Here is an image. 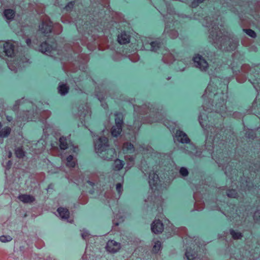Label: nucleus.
I'll use <instances>...</instances> for the list:
<instances>
[{
    "instance_id": "61",
    "label": "nucleus",
    "mask_w": 260,
    "mask_h": 260,
    "mask_svg": "<svg viewBox=\"0 0 260 260\" xmlns=\"http://www.w3.org/2000/svg\"><path fill=\"white\" fill-rule=\"evenodd\" d=\"M197 210H202V209L198 208V209H197Z\"/></svg>"
},
{
    "instance_id": "45",
    "label": "nucleus",
    "mask_w": 260,
    "mask_h": 260,
    "mask_svg": "<svg viewBox=\"0 0 260 260\" xmlns=\"http://www.w3.org/2000/svg\"><path fill=\"white\" fill-rule=\"evenodd\" d=\"M23 101V99H22L21 100H18V101H16L15 104L14 105V107H13V109L14 110H16L17 106L19 105L21 103H22Z\"/></svg>"
},
{
    "instance_id": "57",
    "label": "nucleus",
    "mask_w": 260,
    "mask_h": 260,
    "mask_svg": "<svg viewBox=\"0 0 260 260\" xmlns=\"http://www.w3.org/2000/svg\"><path fill=\"white\" fill-rule=\"evenodd\" d=\"M180 16L182 17H187V16L184 15H181Z\"/></svg>"
},
{
    "instance_id": "27",
    "label": "nucleus",
    "mask_w": 260,
    "mask_h": 260,
    "mask_svg": "<svg viewBox=\"0 0 260 260\" xmlns=\"http://www.w3.org/2000/svg\"><path fill=\"white\" fill-rule=\"evenodd\" d=\"M77 160L73 155H70L66 159V166L69 168H74L76 166Z\"/></svg>"
},
{
    "instance_id": "38",
    "label": "nucleus",
    "mask_w": 260,
    "mask_h": 260,
    "mask_svg": "<svg viewBox=\"0 0 260 260\" xmlns=\"http://www.w3.org/2000/svg\"><path fill=\"white\" fill-rule=\"evenodd\" d=\"M179 173L182 177H186L188 175V171L187 168L181 167L179 170Z\"/></svg>"
},
{
    "instance_id": "31",
    "label": "nucleus",
    "mask_w": 260,
    "mask_h": 260,
    "mask_svg": "<svg viewBox=\"0 0 260 260\" xmlns=\"http://www.w3.org/2000/svg\"><path fill=\"white\" fill-rule=\"evenodd\" d=\"M124 165V162L122 160L116 159L114 162L113 169L115 170L119 171L123 168Z\"/></svg>"
},
{
    "instance_id": "4",
    "label": "nucleus",
    "mask_w": 260,
    "mask_h": 260,
    "mask_svg": "<svg viewBox=\"0 0 260 260\" xmlns=\"http://www.w3.org/2000/svg\"><path fill=\"white\" fill-rule=\"evenodd\" d=\"M221 201H212L209 203V207L212 210H219L231 221L237 225H243L246 222V218L244 213V207H237L235 205H231L226 207L224 211L221 210L220 206H222Z\"/></svg>"
},
{
    "instance_id": "32",
    "label": "nucleus",
    "mask_w": 260,
    "mask_h": 260,
    "mask_svg": "<svg viewBox=\"0 0 260 260\" xmlns=\"http://www.w3.org/2000/svg\"><path fill=\"white\" fill-rule=\"evenodd\" d=\"M11 128L9 127L6 126L2 128L0 131V137L1 138H6L10 134Z\"/></svg>"
},
{
    "instance_id": "13",
    "label": "nucleus",
    "mask_w": 260,
    "mask_h": 260,
    "mask_svg": "<svg viewBox=\"0 0 260 260\" xmlns=\"http://www.w3.org/2000/svg\"><path fill=\"white\" fill-rule=\"evenodd\" d=\"M159 182V178L157 174H155L153 171L149 173L148 182L150 187L152 190L158 189Z\"/></svg>"
},
{
    "instance_id": "16",
    "label": "nucleus",
    "mask_w": 260,
    "mask_h": 260,
    "mask_svg": "<svg viewBox=\"0 0 260 260\" xmlns=\"http://www.w3.org/2000/svg\"><path fill=\"white\" fill-rule=\"evenodd\" d=\"M106 248L110 252L115 253L120 249V244L114 240H110L107 242Z\"/></svg>"
},
{
    "instance_id": "26",
    "label": "nucleus",
    "mask_w": 260,
    "mask_h": 260,
    "mask_svg": "<svg viewBox=\"0 0 260 260\" xmlns=\"http://www.w3.org/2000/svg\"><path fill=\"white\" fill-rule=\"evenodd\" d=\"M69 87L66 84L60 83L58 87V92L62 96L67 94L69 92Z\"/></svg>"
},
{
    "instance_id": "8",
    "label": "nucleus",
    "mask_w": 260,
    "mask_h": 260,
    "mask_svg": "<svg viewBox=\"0 0 260 260\" xmlns=\"http://www.w3.org/2000/svg\"><path fill=\"white\" fill-rule=\"evenodd\" d=\"M80 119L84 122V125L87 127V124L91 120V111L89 107L86 104H82L78 107V113Z\"/></svg>"
},
{
    "instance_id": "47",
    "label": "nucleus",
    "mask_w": 260,
    "mask_h": 260,
    "mask_svg": "<svg viewBox=\"0 0 260 260\" xmlns=\"http://www.w3.org/2000/svg\"><path fill=\"white\" fill-rule=\"evenodd\" d=\"M6 119L9 121L11 122L13 120V117L11 116L10 115H6Z\"/></svg>"
},
{
    "instance_id": "54",
    "label": "nucleus",
    "mask_w": 260,
    "mask_h": 260,
    "mask_svg": "<svg viewBox=\"0 0 260 260\" xmlns=\"http://www.w3.org/2000/svg\"><path fill=\"white\" fill-rule=\"evenodd\" d=\"M102 107L104 108V109H106L107 107V105L106 104H103L102 103Z\"/></svg>"
},
{
    "instance_id": "7",
    "label": "nucleus",
    "mask_w": 260,
    "mask_h": 260,
    "mask_svg": "<svg viewBox=\"0 0 260 260\" xmlns=\"http://www.w3.org/2000/svg\"><path fill=\"white\" fill-rule=\"evenodd\" d=\"M176 16V15L173 16L171 14H168L165 17L167 22L164 32L168 34L172 39L177 38L179 35L178 31L176 29V26L178 25V23L177 21H174L172 23Z\"/></svg>"
},
{
    "instance_id": "34",
    "label": "nucleus",
    "mask_w": 260,
    "mask_h": 260,
    "mask_svg": "<svg viewBox=\"0 0 260 260\" xmlns=\"http://www.w3.org/2000/svg\"><path fill=\"white\" fill-rule=\"evenodd\" d=\"M15 154L17 157L23 158L25 155V152L21 148L18 147L15 149Z\"/></svg>"
},
{
    "instance_id": "44",
    "label": "nucleus",
    "mask_w": 260,
    "mask_h": 260,
    "mask_svg": "<svg viewBox=\"0 0 260 260\" xmlns=\"http://www.w3.org/2000/svg\"><path fill=\"white\" fill-rule=\"evenodd\" d=\"M246 137L250 139H253L255 135L253 131H248L246 133Z\"/></svg>"
},
{
    "instance_id": "11",
    "label": "nucleus",
    "mask_w": 260,
    "mask_h": 260,
    "mask_svg": "<svg viewBox=\"0 0 260 260\" xmlns=\"http://www.w3.org/2000/svg\"><path fill=\"white\" fill-rule=\"evenodd\" d=\"M114 115L115 125L112 126L111 133L112 136L116 137L121 134L122 131L123 116L121 113H115Z\"/></svg>"
},
{
    "instance_id": "59",
    "label": "nucleus",
    "mask_w": 260,
    "mask_h": 260,
    "mask_svg": "<svg viewBox=\"0 0 260 260\" xmlns=\"http://www.w3.org/2000/svg\"><path fill=\"white\" fill-rule=\"evenodd\" d=\"M182 62L181 61H180L178 62V64H182Z\"/></svg>"
},
{
    "instance_id": "19",
    "label": "nucleus",
    "mask_w": 260,
    "mask_h": 260,
    "mask_svg": "<svg viewBox=\"0 0 260 260\" xmlns=\"http://www.w3.org/2000/svg\"><path fill=\"white\" fill-rule=\"evenodd\" d=\"M18 198L24 204H31L35 201L34 196L27 194H20L18 197Z\"/></svg>"
},
{
    "instance_id": "60",
    "label": "nucleus",
    "mask_w": 260,
    "mask_h": 260,
    "mask_svg": "<svg viewBox=\"0 0 260 260\" xmlns=\"http://www.w3.org/2000/svg\"><path fill=\"white\" fill-rule=\"evenodd\" d=\"M2 126V123H1V122H0V129L1 128Z\"/></svg>"
},
{
    "instance_id": "40",
    "label": "nucleus",
    "mask_w": 260,
    "mask_h": 260,
    "mask_svg": "<svg viewBox=\"0 0 260 260\" xmlns=\"http://www.w3.org/2000/svg\"><path fill=\"white\" fill-rule=\"evenodd\" d=\"M116 189L119 196H120L123 191L122 184L121 183H117L116 185Z\"/></svg>"
},
{
    "instance_id": "18",
    "label": "nucleus",
    "mask_w": 260,
    "mask_h": 260,
    "mask_svg": "<svg viewBox=\"0 0 260 260\" xmlns=\"http://www.w3.org/2000/svg\"><path fill=\"white\" fill-rule=\"evenodd\" d=\"M52 29V23H46L43 22L39 25L40 30L43 34L46 35L50 33Z\"/></svg>"
},
{
    "instance_id": "33",
    "label": "nucleus",
    "mask_w": 260,
    "mask_h": 260,
    "mask_svg": "<svg viewBox=\"0 0 260 260\" xmlns=\"http://www.w3.org/2000/svg\"><path fill=\"white\" fill-rule=\"evenodd\" d=\"M81 235L83 239L87 241L90 238H92V236L89 233V232L83 229V230H81Z\"/></svg>"
},
{
    "instance_id": "55",
    "label": "nucleus",
    "mask_w": 260,
    "mask_h": 260,
    "mask_svg": "<svg viewBox=\"0 0 260 260\" xmlns=\"http://www.w3.org/2000/svg\"><path fill=\"white\" fill-rule=\"evenodd\" d=\"M131 161H133L134 159V158L133 157V156H129V157L128 158Z\"/></svg>"
},
{
    "instance_id": "50",
    "label": "nucleus",
    "mask_w": 260,
    "mask_h": 260,
    "mask_svg": "<svg viewBox=\"0 0 260 260\" xmlns=\"http://www.w3.org/2000/svg\"><path fill=\"white\" fill-rule=\"evenodd\" d=\"M87 183L90 185L91 186H93L94 185V183L91 181H87Z\"/></svg>"
},
{
    "instance_id": "48",
    "label": "nucleus",
    "mask_w": 260,
    "mask_h": 260,
    "mask_svg": "<svg viewBox=\"0 0 260 260\" xmlns=\"http://www.w3.org/2000/svg\"><path fill=\"white\" fill-rule=\"evenodd\" d=\"M72 150L74 153H77L78 151V148L76 146H73Z\"/></svg>"
},
{
    "instance_id": "15",
    "label": "nucleus",
    "mask_w": 260,
    "mask_h": 260,
    "mask_svg": "<svg viewBox=\"0 0 260 260\" xmlns=\"http://www.w3.org/2000/svg\"><path fill=\"white\" fill-rule=\"evenodd\" d=\"M164 224L161 221L159 220H155L151 224V229L153 233L158 234L162 233L164 230Z\"/></svg>"
},
{
    "instance_id": "1",
    "label": "nucleus",
    "mask_w": 260,
    "mask_h": 260,
    "mask_svg": "<svg viewBox=\"0 0 260 260\" xmlns=\"http://www.w3.org/2000/svg\"><path fill=\"white\" fill-rule=\"evenodd\" d=\"M209 116L206 113H201L199 117V121L201 126L204 128L207 127L208 136L206 140L205 147L207 151H201L192 144L190 143V140L187 134L181 130H177L174 135V141L182 144H189V145L182 149V151L188 155L192 158H201L211 155L212 158L218 164L219 167H222L224 170L226 176L231 180L234 179L233 174L236 175L237 171L233 169L229 164V158L223 156L222 152L216 153L213 151L215 143L217 142L219 138L218 135L221 136L222 126L221 123L214 125H210L207 123Z\"/></svg>"
},
{
    "instance_id": "2",
    "label": "nucleus",
    "mask_w": 260,
    "mask_h": 260,
    "mask_svg": "<svg viewBox=\"0 0 260 260\" xmlns=\"http://www.w3.org/2000/svg\"><path fill=\"white\" fill-rule=\"evenodd\" d=\"M205 19L207 22L203 25L206 27H212L209 29V40L214 45V46L221 50L224 51H231L234 50L237 44V41L232 38L230 35L220 25V28L215 23H210L211 22V18L206 17Z\"/></svg>"
},
{
    "instance_id": "41",
    "label": "nucleus",
    "mask_w": 260,
    "mask_h": 260,
    "mask_svg": "<svg viewBox=\"0 0 260 260\" xmlns=\"http://www.w3.org/2000/svg\"><path fill=\"white\" fill-rule=\"evenodd\" d=\"M204 55L208 57L209 59L212 60V57L214 55V53L213 52L205 50L204 52Z\"/></svg>"
},
{
    "instance_id": "14",
    "label": "nucleus",
    "mask_w": 260,
    "mask_h": 260,
    "mask_svg": "<svg viewBox=\"0 0 260 260\" xmlns=\"http://www.w3.org/2000/svg\"><path fill=\"white\" fill-rule=\"evenodd\" d=\"M177 59H179V54L175 50L165 53L162 58L164 62L167 64L172 63Z\"/></svg>"
},
{
    "instance_id": "5",
    "label": "nucleus",
    "mask_w": 260,
    "mask_h": 260,
    "mask_svg": "<svg viewBox=\"0 0 260 260\" xmlns=\"http://www.w3.org/2000/svg\"><path fill=\"white\" fill-rule=\"evenodd\" d=\"M94 147L96 152L103 159L112 160L116 155L115 149L110 147L108 139L105 137L99 138L94 142Z\"/></svg>"
},
{
    "instance_id": "21",
    "label": "nucleus",
    "mask_w": 260,
    "mask_h": 260,
    "mask_svg": "<svg viewBox=\"0 0 260 260\" xmlns=\"http://www.w3.org/2000/svg\"><path fill=\"white\" fill-rule=\"evenodd\" d=\"M118 42L120 44H125L128 43L130 41V37L125 32H122L120 35L118 36Z\"/></svg>"
},
{
    "instance_id": "24",
    "label": "nucleus",
    "mask_w": 260,
    "mask_h": 260,
    "mask_svg": "<svg viewBox=\"0 0 260 260\" xmlns=\"http://www.w3.org/2000/svg\"><path fill=\"white\" fill-rule=\"evenodd\" d=\"M249 68V66L247 64L243 65L242 66L237 67L235 68L234 66H232V69L233 70V72L235 75H237L239 73H246L247 72V70Z\"/></svg>"
},
{
    "instance_id": "56",
    "label": "nucleus",
    "mask_w": 260,
    "mask_h": 260,
    "mask_svg": "<svg viewBox=\"0 0 260 260\" xmlns=\"http://www.w3.org/2000/svg\"><path fill=\"white\" fill-rule=\"evenodd\" d=\"M98 99H99V100L101 102H102V100H103V98H100V96H99L98 95Z\"/></svg>"
},
{
    "instance_id": "36",
    "label": "nucleus",
    "mask_w": 260,
    "mask_h": 260,
    "mask_svg": "<svg viewBox=\"0 0 260 260\" xmlns=\"http://www.w3.org/2000/svg\"><path fill=\"white\" fill-rule=\"evenodd\" d=\"M12 240V238L9 235H2L0 236V241L3 243L10 242Z\"/></svg>"
},
{
    "instance_id": "43",
    "label": "nucleus",
    "mask_w": 260,
    "mask_h": 260,
    "mask_svg": "<svg viewBox=\"0 0 260 260\" xmlns=\"http://www.w3.org/2000/svg\"><path fill=\"white\" fill-rule=\"evenodd\" d=\"M74 4H75L74 2H73V1L70 2L66 6V7H64V9L67 11H70L73 9V8L74 6Z\"/></svg>"
},
{
    "instance_id": "35",
    "label": "nucleus",
    "mask_w": 260,
    "mask_h": 260,
    "mask_svg": "<svg viewBox=\"0 0 260 260\" xmlns=\"http://www.w3.org/2000/svg\"><path fill=\"white\" fill-rule=\"evenodd\" d=\"M226 195L230 198H236L238 196L237 192L235 189H230L226 191Z\"/></svg>"
},
{
    "instance_id": "46",
    "label": "nucleus",
    "mask_w": 260,
    "mask_h": 260,
    "mask_svg": "<svg viewBox=\"0 0 260 260\" xmlns=\"http://www.w3.org/2000/svg\"><path fill=\"white\" fill-rule=\"evenodd\" d=\"M186 66L185 64H183V66L182 67H178V68L177 69V70L181 71V72H183L185 70V69L186 68Z\"/></svg>"
},
{
    "instance_id": "29",
    "label": "nucleus",
    "mask_w": 260,
    "mask_h": 260,
    "mask_svg": "<svg viewBox=\"0 0 260 260\" xmlns=\"http://www.w3.org/2000/svg\"><path fill=\"white\" fill-rule=\"evenodd\" d=\"M15 11L12 9H6L4 12V16L7 20H11L15 16Z\"/></svg>"
},
{
    "instance_id": "12",
    "label": "nucleus",
    "mask_w": 260,
    "mask_h": 260,
    "mask_svg": "<svg viewBox=\"0 0 260 260\" xmlns=\"http://www.w3.org/2000/svg\"><path fill=\"white\" fill-rule=\"evenodd\" d=\"M194 243H192L189 247H187L185 252V256L188 260H193L197 256V252L200 248V240L196 239Z\"/></svg>"
},
{
    "instance_id": "25",
    "label": "nucleus",
    "mask_w": 260,
    "mask_h": 260,
    "mask_svg": "<svg viewBox=\"0 0 260 260\" xmlns=\"http://www.w3.org/2000/svg\"><path fill=\"white\" fill-rule=\"evenodd\" d=\"M57 211L61 219H68L69 218L70 213L67 209L62 207H59L57 209Z\"/></svg>"
},
{
    "instance_id": "52",
    "label": "nucleus",
    "mask_w": 260,
    "mask_h": 260,
    "mask_svg": "<svg viewBox=\"0 0 260 260\" xmlns=\"http://www.w3.org/2000/svg\"><path fill=\"white\" fill-rule=\"evenodd\" d=\"M12 165V162L10 160H9L7 162V166L10 168L11 166Z\"/></svg>"
},
{
    "instance_id": "37",
    "label": "nucleus",
    "mask_w": 260,
    "mask_h": 260,
    "mask_svg": "<svg viewBox=\"0 0 260 260\" xmlns=\"http://www.w3.org/2000/svg\"><path fill=\"white\" fill-rule=\"evenodd\" d=\"M161 247V243L159 241H157L154 243V245L153 247V251L155 253H157L160 250Z\"/></svg>"
},
{
    "instance_id": "3",
    "label": "nucleus",
    "mask_w": 260,
    "mask_h": 260,
    "mask_svg": "<svg viewBox=\"0 0 260 260\" xmlns=\"http://www.w3.org/2000/svg\"><path fill=\"white\" fill-rule=\"evenodd\" d=\"M227 98L226 92L224 93L220 90L217 91L213 85L209 84L202 95V107L206 112L211 110V113L213 111L217 113H223L226 109L225 102Z\"/></svg>"
},
{
    "instance_id": "9",
    "label": "nucleus",
    "mask_w": 260,
    "mask_h": 260,
    "mask_svg": "<svg viewBox=\"0 0 260 260\" xmlns=\"http://www.w3.org/2000/svg\"><path fill=\"white\" fill-rule=\"evenodd\" d=\"M193 66L202 72H206L209 69V64L202 55L197 54L192 59Z\"/></svg>"
},
{
    "instance_id": "49",
    "label": "nucleus",
    "mask_w": 260,
    "mask_h": 260,
    "mask_svg": "<svg viewBox=\"0 0 260 260\" xmlns=\"http://www.w3.org/2000/svg\"><path fill=\"white\" fill-rule=\"evenodd\" d=\"M254 77H255V80H256L257 83L258 84H260V77L259 76L256 77L255 76H254ZM259 87H260V86H259Z\"/></svg>"
},
{
    "instance_id": "28",
    "label": "nucleus",
    "mask_w": 260,
    "mask_h": 260,
    "mask_svg": "<svg viewBox=\"0 0 260 260\" xmlns=\"http://www.w3.org/2000/svg\"><path fill=\"white\" fill-rule=\"evenodd\" d=\"M230 234L234 240L241 239L243 236L241 232L233 229L230 230Z\"/></svg>"
},
{
    "instance_id": "23",
    "label": "nucleus",
    "mask_w": 260,
    "mask_h": 260,
    "mask_svg": "<svg viewBox=\"0 0 260 260\" xmlns=\"http://www.w3.org/2000/svg\"><path fill=\"white\" fill-rule=\"evenodd\" d=\"M122 150L124 153H134L135 151V149L134 145L128 142H125L123 144L122 147Z\"/></svg>"
},
{
    "instance_id": "6",
    "label": "nucleus",
    "mask_w": 260,
    "mask_h": 260,
    "mask_svg": "<svg viewBox=\"0 0 260 260\" xmlns=\"http://www.w3.org/2000/svg\"><path fill=\"white\" fill-rule=\"evenodd\" d=\"M140 114L148 115L145 117L149 118L148 122L150 123L161 121L164 117L161 109H159L150 103L145 104L140 108Z\"/></svg>"
},
{
    "instance_id": "30",
    "label": "nucleus",
    "mask_w": 260,
    "mask_h": 260,
    "mask_svg": "<svg viewBox=\"0 0 260 260\" xmlns=\"http://www.w3.org/2000/svg\"><path fill=\"white\" fill-rule=\"evenodd\" d=\"M59 147L61 149L65 150L68 147L69 140L64 137H61L59 138Z\"/></svg>"
},
{
    "instance_id": "39",
    "label": "nucleus",
    "mask_w": 260,
    "mask_h": 260,
    "mask_svg": "<svg viewBox=\"0 0 260 260\" xmlns=\"http://www.w3.org/2000/svg\"><path fill=\"white\" fill-rule=\"evenodd\" d=\"M247 35H248L249 36L254 38L256 37V33L252 29H243Z\"/></svg>"
},
{
    "instance_id": "10",
    "label": "nucleus",
    "mask_w": 260,
    "mask_h": 260,
    "mask_svg": "<svg viewBox=\"0 0 260 260\" xmlns=\"http://www.w3.org/2000/svg\"><path fill=\"white\" fill-rule=\"evenodd\" d=\"M164 44V40L157 38L154 40H150L143 43V46L146 50L153 52H157Z\"/></svg>"
},
{
    "instance_id": "58",
    "label": "nucleus",
    "mask_w": 260,
    "mask_h": 260,
    "mask_svg": "<svg viewBox=\"0 0 260 260\" xmlns=\"http://www.w3.org/2000/svg\"><path fill=\"white\" fill-rule=\"evenodd\" d=\"M12 155V153L11 152H10L9 153V157H10Z\"/></svg>"
},
{
    "instance_id": "51",
    "label": "nucleus",
    "mask_w": 260,
    "mask_h": 260,
    "mask_svg": "<svg viewBox=\"0 0 260 260\" xmlns=\"http://www.w3.org/2000/svg\"><path fill=\"white\" fill-rule=\"evenodd\" d=\"M26 43L28 46H30L31 44V40L29 39H26Z\"/></svg>"
},
{
    "instance_id": "42",
    "label": "nucleus",
    "mask_w": 260,
    "mask_h": 260,
    "mask_svg": "<svg viewBox=\"0 0 260 260\" xmlns=\"http://www.w3.org/2000/svg\"><path fill=\"white\" fill-rule=\"evenodd\" d=\"M253 219L256 222H258L260 220V210H257L254 212Z\"/></svg>"
},
{
    "instance_id": "22",
    "label": "nucleus",
    "mask_w": 260,
    "mask_h": 260,
    "mask_svg": "<svg viewBox=\"0 0 260 260\" xmlns=\"http://www.w3.org/2000/svg\"><path fill=\"white\" fill-rule=\"evenodd\" d=\"M8 66L10 70L16 73L21 68V65L18 60H15L13 61H9L8 62Z\"/></svg>"
},
{
    "instance_id": "20",
    "label": "nucleus",
    "mask_w": 260,
    "mask_h": 260,
    "mask_svg": "<svg viewBox=\"0 0 260 260\" xmlns=\"http://www.w3.org/2000/svg\"><path fill=\"white\" fill-rule=\"evenodd\" d=\"M40 50L46 55H50L52 53L53 47L46 42H43L40 45Z\"/></svg>"
},
{
    "instance_id": "17",
    "label": "nucleus",
    "mask_w": 260,
    "mask_h": 260,
    "mask_svg": "<svg viewBox=\"0 0 260 260\" xmlns=\"http://www.w3.org/2000/svg\"><path fill=\"white\" fill-rule=\"evenodd\" d=\"M4 51L6 55L10 57H12L14 54V46L10 42H5L3 45Z\"/></svg>"
},
{
    "instance_id": "53",
    "label": "nucleus",
    "mask_w": 260,
    "mask_h": 260,
    "mask_svg": "<svg viewBox=\"0 0 260 260\" xmlns=\"http://www.w3.org/2000/svg\"><path fill=\"white\" fill-rule=\"evenodd\" d=\"M23 119H27L28 120H29V119H31V118L29 117V116H28L27 115L26 116V117H23Z\"/></svg>"
}]
</instances>
